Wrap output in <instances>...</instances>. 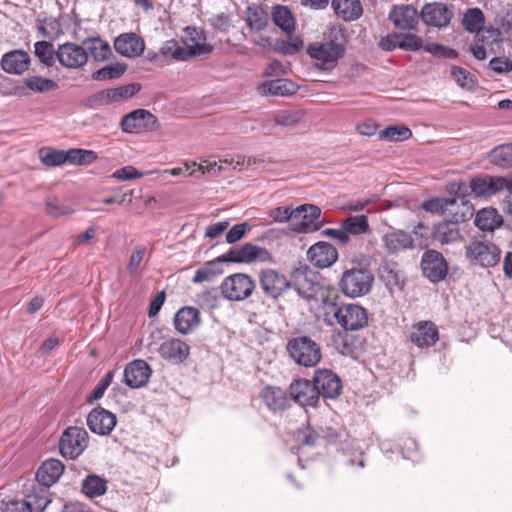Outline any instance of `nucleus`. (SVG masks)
Segmentation results:
<instances>
[{"mask_svg":"<svg viewBox=\"0 0 512 512\" xmlns=\"http://www.w3.org/2000/svg\"><path fill=\"white\" fill-rule=\"evenodd\" d=\"M475 225L482 231H494L503 223L502 216L494 208H483L476 214Z\"/></svg>","mask_w":512,"mask_h":512,"instance_id":"38","label":"nucleus"},{"mask_svg":"<svg viewBox=\"0 0 512 512\" xmlns=\"http://www.w3.org/2000/svg\"><path fill=\"white\" fill-rule=\"evenodd\" d=\"M421 267L423 274L434 283L443 280L448 273L445 258L436 250H428L423 254Z\"/></svg>","mask_w":512,"mask_h":512,"instance_id":"16","label":"nucleus"},{"mask_svg":"<svg viewBox=\"0 0 512 512\" xmlns=\"http://www.w3.org/2000/svg\"><path fill=\"white\" fill-rule=\"evenodd\" d=\"M373 283L374 275L368 268L353 266L342 273L338 286L345 296L358 298L370 293Z\"/></svg>","mask_w":512,"mask_h":512,"instance_id":"3","label":"nucleus"},{"mask_svg":"<svg viewBox=\"0 0 512 512\" xmlns=\"http://www.w3.org/2000/svg\"><path fill=\"white\" fill-rule=\"evenodd\" d=\"M256 288L251 276L243 273H235L226 277L220 290L224 298L230 301H243L250 297Z\"/></svg>","mask_w":512,"mask_h":512,"instance_id":"5","label":"nucleus"},{"mask_svg":"<svg viewBox=\"0 0 512 512\" xmlns=\"http://www.w3.org/2000/svg\"><path fill=\"white\" fill-rule=\"evenodd\" d=\"M141 89L140 84L131 83L115 88L101 90L91 95L87 102L91 108L118 103L134 96Z\"/></svg>","mask_w":512,"mask_h":512,"instance_id":"7","label":"nucleus"},{"mask_svg":"<svg viewBox=\"0 0 512 512\" xmlns=\"http://www.w3.org/2000/svg\"><path fill=\"white\" fill-rule=\"evenodd\" d=\"M30 60L27 52L12 50L2 56L0 66L8 74L22 75L29 69Z\"/></svg>","mask_w":512,"mask_h":512,"instance_id":"27","label":"nucleus"},{"mask_svg":"<svg viewBox=\"0 0 512 512\" xmlns=\"http://www.w3.org/2000/svg\"><path fill=\"white\" fill-rule=\"evenodd\" d=\"M502 185V176H483L473 178L469 188L476 197H491L501 191Z\"/></svg>","mask_w":512,"mask_h":512,"instance_id":"29","label":"nucleus"},{"mask_svg":"<svg viewBox=\"0 0 512 512\" xmlns=\"http://www.w3.org/2000/svg\"><path fill=\"white\" fill-rule=\"evenodd\" d=\"M152 374L149 364L141 359L133 360L124 369V382L132 389L144 387Z\"/></svg>","mask_w":512,"mask_h":512,"instance_id":"19","label":"nucleus"},{"mask_svg":"<svg viewBox=\"0 0 512 512\" xmlns=\"http://www.w3.org/2000/svg\"><path fill=\"white\" fill-rule=\"evenodd\" d=\"M287 351L293 361L303 367H315L322 358L320 345L308 336H298L287 343Z\"/></svg>","mask_w":512,"mask_h":512,"instance_id":"4","label":"nucleus"},{"mask_svg":"<svg viewBox=\"0 0 512 512\" xmlns=\"http://www.w3.org/2000/svg\"><path fill=\"white\" fill-rule=\"evenodd\" d=\"M258 278L261 290L271 299H278L291 287L287 277L276 269H263L259 272Z\"/></svg>","mask_w":512,"mask_h":512,"instance_id":"12","label":"nucleus"},{"mask_svg":"<svg viewBox=\"0 0 512 512\" xmlns=\"http://www.w3.org/2000/svg\"><path fill=\"white\" fill-rule=\"evenodd\" d=\"M313 382L318 390V395L326 399L337 398L342 391V382L337 374L328 369L316 370Z\"/></svg>","mask_w":512,"mask_h":512,"instance_id":"15","label":"nucleus"},{"mask_svg":"<svg viewBox=\"0 0 512 512\" xmlns=\"http://www.w3.org/2000/svg\"><path fill=\"white\" fill-rule=\"evenodd\" d=\"M24 87H18L16 92L20 95H25L24 89H28L33 93H47L58 89V84L53 79L43 76H27L23 79Z\"/></svg>","mask_w":512,"mask_h":512,"instance_id":"36","label":"nucleus"},{"mask_svg":"<svg viewBox=\"0 0 512 512\" xmlns=\"http://www.w3.org/2000/svg\"><path fill=\"white\" fill-rule=\"evenodd\" d=\"M245 21L251 31L260 32L269 24L268 13L259 5H249L245 11Z\"/></svg>","mask_w":512,"mask_h":512,"instance_id":"40","label":"nucleus"},{"mask_svg":"<svg viewBox=\"0 0 512 512\" xmlns=\"http://www.w3.org/2000/svg\"><path fill=\"white\" fill-rule=\"evenodd\" d=\"M466 257L482 267H492L500 261V249L491 242L473 240L466 248Z\"/></svg>","mask_w":512,"mask_h":512,"instance_id":"10","label":"nucleus"},{"mask_svg":"<svg viewBox=\"0 0 512 512\" xmlns=\"http://www.w3.org/2000/svg\"><path fill=\"white\" fill-rule=\"evenodd\" d=\"M270 260L271 254L266 248L245 243L242 246L231 248L228 252L218 256L216 260L210 261L197 269L192 281L193 283H202L219 275L221 271L217 268V263L220 262L251 263L254 261L265 262Z\"/></svg>","mask_w":512,"mask_h":512,"instance_id":"1","label":"nucleus"},{"mask_svg":"<svg viewBox=\"0 0 512 512\" xmlns=\"http://www.w3.org/2000/svg\"><path fill=\"white\" fill-rule=\"evenodd\" d=\"M114 48L123 57L135 58L143 54L145 50L144 40L136 33H122L116 37Z\"/></svg>","mask_w":512,"mask_h":512,"instance_id":"22","label":"nucleus"},{"mask_svg":"<svg viewBox=\"0 0 512 512\" xmlns=\"http://www.w3.org/2000/svg\"><path fill=\"white\" fill-rule=\"evenodd\" d=\"M39 32L43 37L58 36L62 33L61 23L57 18H45L43 24L38 27Z\"/></svg>","mask_w":512,"mask_h":512,"instance_id":"59","label":"nucleus"},{"mask_svg":"<svg viewBox=\"0 0 512 512\" xmlns=\"http://www.w3.org/2000/svg\"><path fill=\"white\" fill-rule=\"evenodd\" d=\"M126 69L127 66L125 64L116 63L107 65L94 71L92 73V79L96 81L117 79L125 73Z\"/></svg>","mask_w":512,"mask_h":512,"instance_id":"51","label":"nucleus"},{"mask_svg":"<svg viewBox=\"0 0 512 512\" xmlns=\"http://www.w3.org/2000/svg\"><path fill=\"white\" fill-rule=\"evenodd\" d=\"M307 258L314 266L327 268L337 261L338 252L330 243L319 241L308 249Z\"/></svg>","mask_w":512,"mask_h":512,"instance_id":"21","label":"nucleus"},{"mask_svg":"<svg viewBox=\"0 0 512 512\" xmlns=\"http://www.w3.org/2000/svg\"><path fill=\"white\" fill-rule=\"evenodd\" d=\"M83 46L88 55L95 61H105L111 55V48L108 42L100 37L87 38L83 41Z\"/></svg>","mask_w":512,"mask_h":512,"instance_id":"42","label":"nucleus"},{"mask_svg":"<svg viewBox=\"0 0 512 512\" xmlns=\"http://www.w3.org/2000/svg\"><path fill=\"white\" fill-rule=\"evenodd\" d=\"M185 39H183V44H185L188 49H196V47H204L203 51L197 52L195 54V58L197 57H206L212 54L214 50V46L206 41V34L202 29L187 26L184 29Z\"/></svg>","mask_w":512,"mask_h":512,"instance_id":"33","label":"nucleus"},{"mask_svg":"<svg viewBox=\"0 0 512 512\" xmlns=\"http://www.w3.org/2000/svg\"><path fill=\"white\" fill-rule=\"evenodd\" d=\"M302 118L300 111H281L275 116V123L280 126H293Z\"/></svg>","mask_w":512,"mask_h":512,"instance_id":"62","label":"nucleus"},{"mask_svg":"<svg viewBox=\"0 0 512 512\" xmlns=\"http://www.w3.org/2000/svg\"><path fill=\"white\" fill-rule=\"evenodd\" d=\"M321 216L319 207L311 204H303L294 209L295 223L293 229L300 233L314 232L320 229L317 222Z\"/></svg>","mask_w":512,"mask_h":512,"instance_id":"14","label":"nucleus"},{"mask_svg":"<svg viewBox=\"0 0 512 512\" xmlns=\"http://www.w3.org/2000/svg\"><path fill=\"white\" fill-rule=\"evenodd\" d=\"M44 204L46 214L53 218L68 216L75 211L70 203L56 195H48L44 200Z\"/></svg>","mask_w":512,"mask_h":512,"instance_id":"41","label":"nucleus"},{"mask_svg":"<svg viewBox=\"0 0 512 512\" xmlns=\"http://www.w3.org/2000/svg\"><path fill=\"white\" fill-rule=\"evenodd\" d=\"M261 399L266 407L274 413L283 411L290 406V398L279 387H265L261 392Z\"/></svg>","mask_w":512,"mask_h":512,"instance_id":"34","label":"nucleus"},{"mask_svg":"<svg viewBox=\"0 0 512 512\" xmlns=\"http://www.w3.org/2000/svg\"><path fill=\"white\" fill-rule=\"evenodd\" d=\"M34 54L47 67H52L55 63L56 50L53 44L48 41L36 42L34 44Z\"/></svg>","mask_w":512,"mask_h":512,"instance_id":"46","label":"nucleus"},{"mask_svg":"<svg viewBox=\"0 0 512 512\" xmlns=\"http://www.w3.org/2000/svg\"><path fill=\"white\" fill-rule=\"evenodd\" d=\"M306 52L314 67L323 72H331L345 54V46L334 40L309 43Z\"/></svg>","mask_w":512,"mask_h":512,"instance_id":"2","label":"nucleus"},{"mask_svg":"<svg viewBox=\"0 0 512 512\" xmlns=\"http://www.w3.org/2000/svg\"><path fill=\"white\" fill-rule=\"evenodd\" d=\"M203 48L188 49L185 44L181 45L177 40L171 39L162 44L160 54L164 57H171L175 61H188L195 58V54L203 51Z\"/></svg>","mask_w":512,"mask_h":512,"instance_id":"32","label":"nucleus"},{"mask_svg":"<svg viewBox=\"0 0 512 512\" xmlns=\"http://www.w3.org/2000/svg\"><path fill=\"white\" fill-rule=\"evenodd\" d=\"M434 240L442 245L451 244L461 240L459 224L457 221H442L437 224L433 232Z\"/></svg>","mask_w":512,"mask_h":512,"instance_id":"35","label":"nucleus"},{"mask_svg":"<svg viewBox=\"0 0 512 512\" xmlns=\"http://www.w3.org/2000/svg\"><path fill=\"white\" fill-rule=\"evenodd\" d=\"M381 278L389 289H402L404 279L401 272L392 265H384L381 270Z\"/></svg>","mask_w":512,"mask_h":512,"instance_id":"52","label":"nucleus"},{"mask_svg":"<svg viewBox=\"0 0 512 512\" xmlns=\"http://www.w3.org/2000/svg\"><path fill=\"white\" fill-rule=\"evenodd\" d=\"M489 66L498 74L512 71V61L507 57H494L490 60Z\"/></svg>","mask_w":512,"mask_h":512,"instance_id":"64","label":"nucleus"},{"mask_svg":"<svg viewBox=\"0 0 512 512\" xmlns=\"http://www.w3.org/2000/svg\"><path fill=\"white\" fill-rule=\"evenodd\" d=\"M64 472V465L58 459H48L38 468L36 473L37 481L45 487L56 483Z\"/></svg>","mask_w":512,"mask_h":512,"instance_id":"31","label":"nucleus"},{"mask_svg":"<svg viewBox=\"0 0 512 512\" xmlns=\"http://www.w3.org/2000/svg\"><path fill=\"white\" fill-rule=\"evenodd\" d=\"M158 352L164 360L172 364H180L188 358L190 347L183 340L170 338L160 344Z\"/></svg>","mask_w":512,"mask_h":512,"instance_id":"23","label":"nucleus"},{"mask_svg":"<svg viewBox=\"0 0 512 512\" xmlns=\"http://www.w3.org/2000/svg\"><path fill=\"white\" fill-rule=\"evenodd\" d=\"M107 491V481L98 475H88L82 482V492L89 498L102 496Z\"/></svg>","mask_w":512,"mask_h":512,"instance_id":"44","label":"nucleus"},{"mask_svg":"<svg viewBox=\"0 0 512 512\" xmlns=\"http://www.w3.org/2000/svg\"><path fill=\"white\" fill-rule=\"evenodd\" d=\"M420 16L427 26L443 28L450 24L453 11L446 4L433 2L422 7Z\"/></svg>","mask_w":512,"mask_h":512,"instance_id":"17","label":"nucleus"},{"mask_svg":"<svg viewBox=\"0 0 512 512\" xmlns=\"http://www.w3.org/2000/svg\"><path fill=\"white\" fill-rule=\"evenodd\" d=\"M346 234L361 235L369 232L370 226L365 215L349 216L342 222Z\"/></svg>","mask_w":512,"mask_h":512,"instance_id":"45","label":"nucleus"},{"mask_svg":"<svg viewBox=\"0 0 512 512\" xmlns=\"http://www.w3.org/2000/svg\"><path fill=\"white\" fill-rule=\"evenodd\" d=\"M261 163H264L263 159L245 156H237L236 160L234 158H225L219 161H206L205 166L199 165V167L194 168L191 172H189V175L190 177L199 178L205 173L219 172L224 168V164L234 170H243L251 166H258Z\"/></svg>","mask_w":512,"mask_h":512,"instance_id":"11","label":"nucleus"},{"mask_svg":"<svg viewBox=\"0 0 512 512\" xmlns=\"http://www.w3.org/2000/svg\"><path fill=\"white\" fill-rule=\"evenodd\" d=\"M512 142L495 147L489 153V160L497 166H506L512 160Z\"/></svg>","mask_w":512,"mask_h":512,"instance_id":"53","label":"nucleus"},{"mask_svg":"<svg viewBox=\"0 0 512 512\" xmlns=\"http://www.w3.org/2000/svg\"><path fill=\"white\" fill-rule=\"evenodd\" d=\"M424 46L419 36L410 33L401 35L400 44H398V47L405 51H419L420 49H424Z\"/></svg>","mask_w":512,"mask_h":512,"instance_id":"61","label":"nucleus"},{"mask_svg":"<svg viewBox=\"0 0 512 512\" xmlns=\"http://www.w3.org/2000/svg\"><path fill=\"white\" fill-rule=\"evenodd\" d=\"M41 162L49 167L60 166L67 163V151L54 148H42L39 151Z\"/></svg>","mask_w":512,"mask_h":512,"instance_id":"47","label":"nucleus"},{"mask_svg":"<svg viewBox=\"0 0 512 512\" xmlns=\"http://www.w3.org/2000/svg\"><path fill=\"white\" fill-rule=\"evenodd\" d=\"M273 23L286 35L291 36L295 31V18L291 10L284 5H275L271 11Z\"/></svg>","mask_w":512,"mask_h":512,"instance_id":"37","label":"nucleus"},{"mask_svg":"<svg viewBox=\"0 0 512 512\" xmlns=\"http://www.w3.org/2000/svg\"><path fill=\"white\" fill-rule=\"evenodd\" d=\"M26 500L27 503L20 504L24 512H43L51 502L45 491L42 494L28 495Z\"/></svg>","mask_w":512,"mask_h":512,"instance_id":"50","label":"nucleus"},{"mask_svg":"<svg viewBox=\"0 0 512 512\" xmlns=\"http://www.w3.org/2000/svg\"><path fill=\"white\" fill-rule=\"evenodd\" d=\"M97 159V154L92 150L72 148L67 150V163L74 165H87Z\"/></svg>","mask_w":512,"mask_h":512,"instance_id":"49","label":"nucleus"},{"mask_svg":"<svg viewBox=\"0 0 512 512\" xmlns=\"http://www.w3.org/2000/svg\"><path fill=\"white\" fill-rule=\"evenodd\" d=\"M173 323L179 333L183 335L192 333L201 323L200 312L192 306L182 307L176 312Z\"/></svg>","mask_w":512,"mask_h":512,"instance_id":"25","label":"nucleus"},{"mask_svg":"<svg viewBox=\"0 0 512 512\" xmlns=\"http://www.w3.org/2000/svg\"><path fill=\"white\" fill-rule=\"evenodd\" d=\"M382 247L388 254H396L413 247L414 240L410 233L395 230L384 234L381 238Z\"/></svg>","mask_w":512,"mask_h":512,"instance_id":"28","label":"nucleus"},{"mask_svg":"<svg viewBox=\"0 0 512 512\" xmlns=\"http://www.w3.org/2000/svg\"><path fill=\"white\" fill-rule=\"evenodd\" d=\"M411 342L419 348L433 346L439 339L437 326L430 321H420L413 327Z\"/></svg>","mask_w":512,"mask_h":512,"instance_id":"26","label":"nucleus"},{"mask_svg":"<svg viewBox=\"0 0 512 512\" xmlns=\"http://www.w3.org/2000/svg\"><path fill=\"white\" fill-rule=\"evenodd\" d=\"M451 76L463 89L472 90L476 85L475 77L462 67L453 66L451 68Z\"/></svg>","mask_w":512,"mask_h":512,"instance_id":"54","label":"nucleus"},{"mask_svg":"<svg viewBox=\"0 0 512 512\" xmlns=\"http://www.w3.org/2000/svg\"><path fill=\"white\" fill-rule=\"evenodd\" d=\"M412 132L406 126H389L380 132V138L390 141H404L411 137Z\"/></svg>","mask_w":512,"mask_h":512,"instance_id":"56","label":"nucleus"},{"mask_svg":"<svg viewBox=\"0 0 512 512\" xmlns=\"http://www.w3.org/2000/svg\"><path fill=\"white\" fill-rule=\"evenodd\" d=\"M338 324L345 330L356 331L368 323L367 310L358 304H342L334 312Z\"/></svg>","mask_w":512,"mask_h":512,"instance_id":"9","label":"nucleus"},{"mask_svg":"<svg viewBox=\"0 0 512 512\" xmlns=\"http://www.w3.org/2000/svg\"><path fill=\"white\" fill-rule=\"evenodd\" d=\"M56 59L61 66L67 69H79L86 65L88 54L83 44L72 42L60 44L56 49Z\"/></svg>","mask_w":512,"mask_h":512,"instance_id":"13","label":"nucleus"},{"mask_svg":"<svg viewBox=\"0 0 512 512\" xmlns=\"http://www.w3.org/2000/svg\"><path fill=\"white\" fill-rule=\"evenodd\" d=\"M291 287L299 297L308 302L313 300L319 292V284L314 281L312 274L302 271L294 274Z\"/></svg>","mask_w":512,"mask_h":512,"instance_id":"30","label":"nucleus"},{"mask_svg":"<svg viewBox=\"0 0 512 512\" xmlns=\"http://www.w3.org/2000/svg\"><path fill=\"white\" fill-rule=\"evenodd\" d=\"M319 439L318 432L309 424L303 425L297 429L295 433V440L305 446H315Z\"/></svg>","mask_w":512,"mask_h":512,"instance_id":"57","label":"nucleus"},{"mask_svg":"<svg viewBox=\"0 0 512 512\" xmlns=\"http://www.w3.org/2000/svg\"><path fill=\"white\" fill-rule=\"evenodd\" d=\"M424 50L439 58L454 59L458 57V52L452 48L441 44L430 43L424 46Z\"/></svg>","mask_w":512,"mask_h":512,"instance_id":"60","label":"nucleus"},{"mask_svg":"<svg viewBox=\"0 0 512 512\" xmlns=\"http://www.w3.org/2000/svg\"><path fill=\"white\" fill-rule=\"evenodd\" d=\"M331 5L335 13L345 21L356 20L363 12L359 0H333Z\"/></svg>","mask_w":512,"mask_h":512,"instance_id":"39","label":"nucleus"},{"mask_svg":"<svg viewBox=\"0 0 512 512\" xmlns=\"http://www.w3.org/2000/svg\"><path fill=\"white\" fill-rule=\"evenodd\" d=\"M463 25L470 33L479 32L484 25V15L479 8L468 9L463 17Z\"/></svg>","mask_w":512,"mask_h":512,"instance_id":"48","label":"nucleus"},{"mask_svg":"<svg viewBox=\"0 0 512 512\" xmlns=\"http://www.w3.org/2000/svg\"><path fill=\"white\" fill-rule=\"evenodd\" d=\"M455 204L454 198H433L423 202L422 208L431 213H444Z\"/></svg>","mask_w":512,"mask_h":512,"instance_id":"55","label":"nucleus"},{"mask_svg":"<svg viewBox=\"0 0 512 512\" xmlns=\"http://www.w3.org/2000/svg\"><path fill=\"white\" fill-rule=\"evenodd\" d=\"M117 420L115 414L102 408H94L87 416V425L89 429L99 435H109L116 426Z\"/></svg>","mask_w":512,"mask_h":512,"instance_id":"20","label":"nucleus"},{"mask_svg":"<svg viewBox=\"0 0 512 512\" xmlns=\"http://www.w3.org/2000/svg\"><path fill=\"white\" fill-rule=\"evenodd\" d=\"M303 48V41L300 37L291 38L289 41L277 40L275 51L283 55H294Z\"/></svg>","mask_w":512,"mask_h":512,"instance_id":"58","label":"nucleus"},{"mask_svg":"<svg viewBox=\"0 0 512 512\" xmlns=\"http://www.w3.org/2000/svg\"><path fill=\"white\" fill-rule=\"evenodd\" d=\"M120 126L125 133H141L157 130L159 123L157 117L150 111L140 108L125 115Z\"/></svg>","mask_w":512,"mask_h":512,"instance_id":"8","label":"nucleus"},{"mask_svg":"<svg viewBox=\"0 0 512 512\" xmlns=\"http://www.w3.org/2000/svg\"><path fill=\"white\" fill-rule=\"evenodd\" d=\"M389 20L399 30H412L419 22V13L412 5H394Z\"/></svg>","mask_w":512,"mask_h":512,"instance_id":"24","label":"nucleus"},{"mask_svg":"<svg viewBox=\"0 0 512 512\" xmlns=\"http://www.w3.org/2000/svg\"><path fill=\"white\" fill-rule=\"evenodd\" d=\"M88 433L82 427L71 426L63 432L59 449L63 457L76 459L79 457L88 445Z\"/></svg>","mask_w":512,"mask_h":512,"instance_id":"6","label":"nucleus"},{"mask_svg":"<svg viewBox=\"0 0 512 512\" xmlns=\"http://www.w3.org/2000/svg\"><path fill=\"white\" fill-rule=\"evenodd\" d=\"M270 217L273 219L274 222L277 223H283L286 221H291L292 225L295 223V217H294V209H291L290 207H276L270 211Z\"/></svg>","mask_w":512,"mask_h":512,"instance_id":"63","label":"nucleus"},{"mask_svg":"<svg viewBox=\"0 0 512 512\" xmlns=\"http://www.w3.org/2000/svg\"><path fill=\"white\" fill-rule=\"evenodd\" d=\"M260 89L263 94L287 96L296 93L297 85L291 80L279 78L264 82Z\"/></svg>","mask_w":512,"mask_h":512,"instance_id":"43","label":"nucleus"},{"mask_svg":"<svg viewBox=\"0 0 512 512\" xmlns=\"http://www.w3.org/2000/svg\"><path fill=\"white\" fill-rule=\"evenodd\" d=\"M289 393L291 399L302 407H316L319 401L314 382L307 379L293 381L289 386Z\"/></svg>","mask_w":512,"mask_h":512,"instance_id":"18","label":"nucleus"}]
</instances>
